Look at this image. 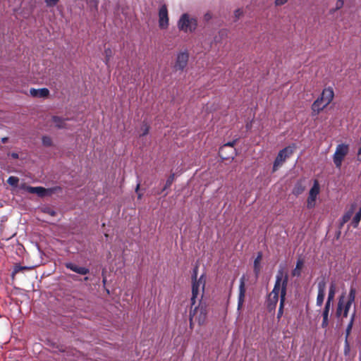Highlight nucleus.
Masks as SVG:
<instances>
[{
	"label": "nucleus",
	"mask_w": 361,
	"mask_h": 361,
	"mask_svg": "<svg viewBox=\"0 0 361 361\" xmlns=\"http://www.w3.org/2000/svg\"><path fill=\"white\" fill-rule=\"evenodd\" d=\"M288 0H276V5H283Z\"/></svg>",
	"instance_id": "obj_33"
},
{
	"label": "nucleus",
	"mask_w": 361,
	"mask_h": 361,
	"mask_svg": "<svg viewBox=\"0 0 361 361\" xmlns=\"http://www.w3.org/2000/svg\"><path fill=\"white\" fill-rule=\"evenodd\" d=\"M139 188H140V184L138 183V184L137 185V187H136V189H135V191H136L137 192H138Z\"/></svg>",
	"instance_id": "obj_37"
},
{
	"label": "nucleus",
	"mask_w": 361,
	"mask_h": 361,
	"mask_svg": "<svg viewBox=\"0 0 361 361\" xmlns=\"http://www.w3.org/2000/svg\"><path fill=\"white\" fill-rule=\"evenodd\" d=\"M303 267V261L298 259L295 268L293 270L292 274L294 276H299L301 274V270Z\"/></svg>",
	"instance_id": "obj_21"
},
{
	"label": "nucleus",
	"mask_w": 361,
	"mask_h": 361,
	"mask_svg": "<svg viewBox=\"0 0 361 361\" xmlns=\"http://www.w3.org/2000/svg\"><path fill=\"white\" fill-rule=\"evenodd\" d=\"M361 220V208L359 209V211L355 214V215L353 216V220L350 223V225L353 228H357L360 221Z\"/></svg>",
	"instance_id": "obj_23"
},
{
	"label": "nucleus",
	"mask_w": 361,
	"mask_h": 361,
	"mask_svg": "<svg viewBox=\"0 0 361 361\" xmlns=\"http://www.w3.org/2000/svg\"><path fill=\"white\" fill-rule=\"evenodd\" d=\"M66 267L68 269L72 270L73 271L76 272L81 275H85L89 272L88 269L83 267L77 266L76 264H74L70 263V262L66 263Z\"/></svg>",
	"instance_id": "obj_16"
},
{
	"label": "nucleus",
	"mask_w": 361,
	"mask_h": 361,
	"mask_svg": "<svg viewBox=\"0 0 361 361\" xmlns=\"http://www.w3.org/2000/svg\"><path fill=\"white\" fill-rule=\"evenodd\" d=\"M197 25V19L189 13L182 14L177 23L178 28L184 32H194Z\"/></svg>",
	"instance_id": "obj_5"
},
{
	"label": "nucleus",
	"mask_w": 361,
	"mask_h": 361,
	"mask_svg": "<svg viewBox=\"0 0 361 361\" xmlns=\"http://www.w3.org/2000/svg\"><path fill=\"white\" fill-rule=\"evenodd\" d=\"M52 123L55 127L59 128H63L65 127L64 120L57 116L53 117Z\"/></svg>",
	"instance_id": "obj_22"
},
{
	"label": "nucleus",
	"mask_w": 361,
	"mask_h": 361,
	"mask_svg": "<svg viewBox=\"0 0 361 361\" xmlns=\"http://www.w3.org/2000/svg\"><path fill=\"white\" fill-rule=\"evenodd\" d=\"M330 304L326 303L324 310L323 312L322 316H323V321L322 322V327L326 328L329 324V313L330 310Z\"/></svg>",
	"instance_id": "obj_18"
},
{
	"label": "nucleus",
	"mask_w": 361,
	"mask_h": 361,
	"mask_svg": "<svg viewBox=\"0 0 361 361\" xmlns=\"http://www.w3.org/2000/svg\"><path fill=\"white\" fill-rule=\"evenodd\" d=\"M60 0H44V2L48 7L55 6Z\"/></svg>",
	"instance_id": "obj_28"
},
{
	"label": "nucleus",
	"mask_w": 361,
	"mask_h": 361,
	"mask_svg": "<svg viewBox=\"0 0 361 361\" xmlns=\"http://www.w3.org/2000/svg\"><path fill=\"white\" fill-rule=\"evenodd\" d=\"M173 180H174V175L173 174V175L170 176V177L167 179L164 188L170 187L171 185L172 184V183L173 182Z\"/></svg>",
	"instance_id": "obj_30"
},
{
	"label": "nucleus",
	"mask_w": 361,
	"mask_h": 361,
	"mask_svg": "<svg viewBox=\"0 0 361 361\" xmlns=\"http://www.w3.org/2000/svg\"><path fill=\"white\" fill-rule=\"evenodd\" d=\"M294 147L288 146L281 150L275 161L273 166V171H276L283 164V162L288 158L293 153Z\"/></svg>",
	"instance_id": "obj_8"
},
{
	"label": "nucleus",
	"mask_w": 361,
	"mask_h": 361,
	"mask_svg": "<svg viewBox=\"0 0 361 361\" xmlns=\"http://www.w3.org/2000/svg\"><path fill=\"white\" fill-rule=\"evenodd\" d=\"M245 296V288L244 278L240 279L239 286V295L238 299V311H240L243 305L244 300Z\"/></svg>",
	"instance_id": "obj_12"
},
{
	"label": "nucleus",
	"mask_w": 361,
	"mask_h": 361,
	"mask_svg": "<svg viewBox=\"0 0 361 361\" xmlns=\"http://www.w3.org/2000/svg\"><path fill=\"white\" fill-rule=\"evenodd\" d=\"M47 212H48L50 215H51V216H54V215L55 214V212H54V211H53V210H50V209H49V210L47 211Z\"/></svg>",
	"instance_id": "obj_34"
},
{
	"label": "nucleus",
	"mask_w": 361,
	"mask_h": 361,
	"mask_svg": "<svg viewBox=\"0 0 361 361\" xmlns=\"http://www.w3.org/2000/svg\"><path fill=\"white\" fill-rule=\"evenodd\" d=\"M336 284L334 283H331L330 285V287H329L328 299H327V301L326 303L331 305V302L334 298V295L336 293Z\"/></svg>",
	"instance_id": "obj_20"
},
{
	"label": "nucleus",
	"mask_w": 361,
	"mask_h": 361,
	"mask_svg": "<svg viewBox=\"0 0 361 361\" xmlns=\"http://www.w3.org/2000/svg\"><path fill=\"white\" fill-rule=\"evenodd\" d=\"M206 283V278L202 275L198 279L195 276L192 279V297L191 302L192 306L198 302H202V297L204 293V287Z\"/></svg>",
	"instance_id": "obj_3"
},
{
	"label": "nucleus",
	"mask_w": 361,
	"mask_h": 361,
	"mask_svg": "<svg viewBox=\"0 0 361 361\" xmlns=\"http://www.w3.org/2000/svg\"><path fill=\"white\" fill-rule=\"evenodd\" d=\"M30 94L33 97L46 98L49 96V91L47 88H41V89L31 88L30 90Z\"/></svg>",
	"instance_id": "obj_13"
},
{
	"label": "nucleus",
	"mask_w": 361,
	"mask_h": 361,
	"mask_svg": "<svg viewBox=\"0 0 361 361\" xmlns=\"http://www.w3.org/2000/svg\"><path fill=\"white\" fill-rule=\"evenodd\" d=\"M18 181V178L16 176H10L7 180L8 183L11 186H17Z\"/></svg>",
	"instance_id": "obj_26"
},
{
	"label": "nucleus",
	"mask_w": 361,
	"mask_h": 361,
	"mask_svg": "<svg viewBox=\"0 0 361 361\" xmlns=\"http://www.w3.org/2000/svg\"><path fill=\"white\" fill-rule=\"evenodd\" d=\"M262 259V255L259 253L257 257L255 258L254 261V271L256 276H258L261 271V262Z\"/></svg>",
	"instance_id": "obj_19"
},
{
	"label": "nucleus",
	"mask_w": 361,
	"mask_h": 361,
	"mask_svg": "<svg viewBox=\"0 0 361 361\" xmlns=\"http://www.w3.org/2000/svg\"><path fill=\"white\" fill-rule=\"evenodd\" d=\"M334 91L331 88H326L323 90L321 97H319L324 104H326L327 106L331 103L334 98Z\"/></svg>",
	"instance_id": "obj_14"
},
{
	"label": "nucleus",
	"mask_w": 361,
	"mask_h": 361,
	"mask_svg": "<svg viewBox=\"0 0 361 361\" xmlns=\"http://www.w3.org/2000/svg\"><path fill=\"white\" fill-rule=\"evenodd\" d=\"M149 132V127L147 124H144L142 126L141 128H140V135L143 136V135H145L148 133Z\"/></svg>",
	"instance_id": "obj_27"
},
{
	"label": "nucleus",
	"mask_w": 361,
	"mask_h": 361,
	"mask_svg": "<svg viewBox=\"0 0 361 361\" xmlns=\"http://www.w3.org/2000/svg\"><path fill=\"white\" fill-rule=\"evenodd\" d=\"M208 308L207 305L203 302H199L198 304L195 303L191 307L189 312L190 326L192 328L197 324L199 326L205 324L207 319Z\"/></svg>",
	"instance_id": "obj_2"
},
{
	"label": "nucleus",
	"mask_w": 361,
	"mask_h": 361,
	"mask_svg": "<svg viewBox=\"0 0 361 361\" xmlns=\"http://www.w3.org/2000/svg\"><path fill=\"white\" fill-rule=\"evenodd\" d=\"M326 286L324 282H319L318 284V295L317 298V305L321 306L324 302L325 296Z\"/></svg>",
	"instance_id": "obj_15"
},
{
	"label": "nucleus",
	"mask_w": 361,
	"mask_h": 361,
	"mask_svg": "<svg viewBox=\"0 0 361 361\" xmlns=\"http://www.w3.org/2000/svg\"><path fill=\"white\" fill-rule=\"evenodd\" d=\"M42 143L45 146H50L52 143V140H51V137H49L48 136H44L42 137Z\"/></svg>",
	"instance_id": "obj_29"
},
{
	"label": "nucleus",
	"mask_w": 361,
	"mask_h": 361,
	"mask_svg": "<svg viewBox=\"0 0 361 361\" xmlns=\"http://www.w3.org/2000/svg\"><path fill=\"white\" fill-rule=\"evenodd\" d=\"M350 152V145L346 143L338 144L333 154V161L337 169H341L343 161Z\"/></svg>",
	"instance_id": "obj_6"
},
{
	"label": "nucleus",
	"mask_w": 361,
	"mask_h": 361,
	"mask_svg": "<svg viewBox=\"0 0 361 361\" xmlns=\"http://www.w3.org/2000/svg\"><path fill=\"white\" fill-rule=\"evenodd\" d=\"M141 197H142V195L139 193L138 194V198H141Z\"/></svg>",
	"instance_id": "obj_39"
},
{
	"label": "nucleus",
	"mask_w": 361,
	"mask_h": 361,
	"mask_svg": "<svg viewBox=\"0 0 361 361\" xmlns=\"http://www.w3.org/2000/svg\"><path fill=\"white\" fill-rule=\"evenodd\" d=\"M283 313V307L281 309V307L279 308V315H281Z\"/></svg>",
	"instance_id": "obj_36"
},
{
	"label": "nucleus",
	"mask_w": 361,
	"mask_h": 361,
	"mask_svg": "<svg viewBox=\"0 0 361 361\" xmlns=\"http://www.w3.org/2000/svg\"><path fill=\"white\" fill-rule=\"evenodd\" d=\"M28 267H21L20 265H16L14 268L13 274H16L20 271L27 269Z\"/></svg>",
	"instance_id": "obj_31"
},
{
	"label": "nucleus",
	"mask_w": 361,
	"mask_h": 361,
	"mask_svg": "<svg viewBox=\"0 0 361 361\" xmlns=\"http://www.w3.org/2000/svg\"><path fill=\"white\" fill-rule=\"evenodd\" d=\"M159 27L161 30H166L169 25V18L167 7L165 4L160 6L158 12Z\"/></svg>",
	"instance_id": "obj_9"
},
{
	"label": "nucleus",
	"mask_w": 361,
	"mask_h": 361,
	"mask_svg": "<svg viewBox=\"0 0 361 361\" xmlns=\"http://www.w3.org/2000/svg\"><path fill=\"white\" fill-rule=\"evenodd\" d=\"M20 188L32 194H37L39 197H44L50 194V191L42 187H31L25 184L20 185Z\"/></svg>",
	"instance_id": "obj_11"
},
{
	"label": "nucleus",
	"mask_w": 361,
	"mask_h": 361,
	"mask_svg": "<svg viewBox=\"0 0 361 361\" xmlns=\"http://www.w3.org/2000/svg\"><path fill=\"white\" fill-rule=\"evenodd\" d=\"M354 209L352 207L348 211H347L345 214L343 216L341 219V224H344L348 222L352 217L353 214Z\"/></svg>",
	"instance_id": "obj_24"
},
{
	"label": "nucleus",
	"mask_w": 361,
	"mask_h": 361,
	"mask_svg": "<svg viewBox=\"0 0 361 361\" xmlns=\"http://www.w3.org/2000/svg\"><path fill=\"white\" fill-rule=\"evenodd\" d=\"M300 192V191H299V190H297V191H296L295 190H294V193H295V194L298 195Z\"/></svg>",
	"instance_id": "obj_38"
},
{
	"label": "nucleus",
	"mask_w": 361,
	"mask_h": 361,
	"mask_svg": "<svg viewBox=\"0 0 361 361\" xmlns=\"http://www.w3.org/2000/svg\"><path fill=\"white\" fill-rule=\"evenodd\" d=\"M355 298V290L351 288L348 295H343L338 302L337 312L338 316L341 314L346 317L348 316L349 309L354 302Z\"/></svg>",
	"instance_id": "obj_4"
},
{
	"label": "nucleus",
	"mask_w": 361,
	"mask_h": 361,
	"mask_svg": "<svg viewBox=\"0 0 361 361\" xmlns=\"http://www.w3.org/2000/svg\"><path fill=\"white\" fill-rule=\"evenodd\" d=\"M355 314L353 313L351 315L350 323L348 324V325L347 326V329H346V338L349 336V334H350V333L351 331V329H352V327H353V322H354V319H355Z\"/></svg>",
	"instance_id": "obj_25"
},
{
	"label": "nucleus",
	"mask_w": 361,
	"mask_h": 361,
	"mask_svg": "<svg viewBox=\"0 0 361 361\" xmlns=\"http://www.w3.org/2000/svg\"><path fill=\"white\" fill-rule=\"evenodd\" d=\"M234 144H235V142H230L226 143V145H224L221 147V152H222L224 150V149H225L226 147H233Z\"/></svg>",
	"instance_id": "obj_32"
},
{
	"label": "nucleus",
	"mask_w": 361,
	"mask_h": 361,
	"mask_svg": "<svg viewBox=\"0 0 361 361\" xmlns=\"http://www.w3.org/2000/svg\"><path fill=\"white\" fill-rule=\"evenodd\" d=\"M320 190L321 188L318 180H314L313 185L308 192L307 197L306 204L308 209H313L316 207L317 201L319 197Z\"/></svg>",
	"instance_id": "obj_7"
},
{
	"label": "nucleus",
	"mask_w": 361,
	"mask_h": 361,
	"mask_svg": "<svg viewBox=\"0 0 361 361\" xmlns=\"http://www.w3.org/2000/svg\"><path fill=\"white\" fill-rule=\"evenodd\" d=\"M11 157H12L13 158L16 159V158H18V154H16V153H12V154H11Z\"/></svg>",
	"instance_id": "obj_35"
},
{
	"label": "nucleus",
	"mask_w": 361,
	"mask_h": 361,
	"mask_svg": "<svg viewBox=\"0 0 361 361\" xmlns=\"http://www.w3.org/2000/svg\"><path fill=\"white\" fill-rule=\"evenodd\" d=\"M288 277L284 274L283 270H279L276 277V283L273 290L269 295L268 301L270 305L275 307L279 300V295L281 296V309L283 306L286 295V288L287 285Z\"/></svg>",
	"instance_id": "obj_1"
},
{
	"label": "nucleus",
	"mask_w": 361,
	"mask_h": 361,
	"mask_svg": "<svg viewBox=\"0 0 361 361\" xmlns=\"http://www.w3.org/2000/svg\"><path fill=\"white\" fill-rule=\"evenodd\" d=\"M327 105L324 104L323 101L318 98L312 105V110L313 113L315 114H319L322 110H323Z\"/></svg>",
	"instance_id": "obj_17"
},
{
	"label": "nucleus",
	"mask_w": 361,
	"mask_h": 361,
	"mask_svg": "<svg viewBox=\"0 0 361 361\" xmlns=\"http://www.w3.org/2000/svg\"><path fill=\"white\" fill-rule=\"evenodd\" d=\"M189 54L187 51H183L178 53L174 65L176 71H183L188 64Z\"/></svg>",
	"instance_id": "obj_10"
}]
</instances>
